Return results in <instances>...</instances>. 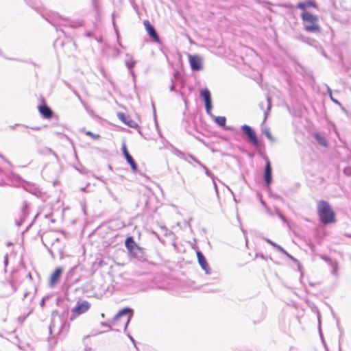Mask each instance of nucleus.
<instances>
[{
    "mask_svg": "<svg viewBox=\"0 0 351 351\" xmlns=\"http://www.w3.org/2000/svg\"><path fill=\"white\" fill-rule=\"evenodd\" d=\"M317 213L320 221L324 224H329L335 222V215L330 205L324 200L317 202Z\"/></svg>",
    "mask_w": 351,
    "mask_h": 351,
    "instance_id": "obj_1",
    "label": "nucleus"
},
{
    "mask_svg": "<svg viewBox=\"0 0 351 351\" xmlns=\"http://www.w3.org/2000/svg\"><path fill=\"white\" fill-rule=\"evenodd\" d=\"M303 22L304 29L306 32L310 33H318L321 31V27L318 25L319 17L317 15L304 11L300 15Z\"/></svg>",
    "mask_w": 351,
    "mask_h": 351,
    "instance_id": "obj_2",
    "label": "nucleus"
},
{
    "mask_svg": "<svg viewBox=\"0 0 351 351\" xmlns=\"http://www.w3.org/2000/svg\"><path fill=\"white\" fill-rule=\"evenodd\" d=\"M64 319L56 311L52 312L51 322L49 326V332L51 335H58L64 326Z\"/></svg>",
    "mask_w": 351,
    "mask_h": 351,
    "instance_id": "obj_3",
    "label": "nucleus"
},
{
    "mask_svg": "<svg viewBox=\"0 0 351 351\" xmlns=\"http://www.w3.org/2000/svg\"><path fill=\"white\" fill-rule=\"evenodd\" d=\"M90 304L88 301L77 302L75 306L72 308L71 320H73L76 316L83 314L88 311Z\"/></svg>",
    "mask_w": 351,
    "mask_h": 351,
    "instance_id": "obj_4",
    "label": "nucleus"
},
{
    "mask_svg": "<svg viewBox=\"0 0 351 351\" xmlns=\"http://www.w3.org/2000/svg\"><path fill=\"white\" fill-rule=\"evenodd\" d=\"M190 66L193 71H201L203 69V58L199 55H188Z\"/></svg>",
    "mask_w": 351,
    "mask_h": 351,
    "instance_id": "obj_5",
    "label": "nucleus"
},
{
    "mask_svg": "<svg viewBox=\"0 0 351 351\" xmlns=\"http://www.w3.org/2000/svg\"><path fill=\"white\" fill-rule=\"evenodd\" d=\"M241 130L248 137L249 140L252 143V144L254 146H259V142L258 141L256 135L251 127H250L247 125H243L241 126Z\"/></svg>",
    "mask_w": 351,
    "mask_h": 351,
    "instance_id": "obj_6",
    "label": "nucleus"
},
{
    "mask_svg": "<svg viewBox=\"0 0 351 351\" xmlns=\"http://www.w3.org/2000/svg\"><path fill=\"white\" fill-rule=\"evenodd\" d=\"M136 64V60L134 59L133 56L130 53L125 54V64L127 69H128L130 75H132L133 80H135L136 75L134 72L133 71V68L135 66Z\"/></svg>",
    "mask_w": 351,
    "mask_h": 351,
    "instance_id": "obj_7",
    "label": "nucleus"
},
{
    "mask_svg": "<svg viewBox=\"0 0 351 351\" xmlns=\"http://www.w3.org/2000/svg\"><path fill=\"white\" fill-rule=\"evenodd\" d=\"M133 311L132 309L130 308H124L119 311L114 316V319L115 321L118 320L120 317H123V315H128V318L126 320V323L125 325V330L127 328V326L128 325V323L130 322L132 317Z\"/></svg>",
    "mask_w": 351,
    "mask_h": 351,
    "instance_id": "obj_8",
    "label": "nucleus"
},
{
    "mask_svg": "<svg viewBox=\"0 0 351 351\" xmlns=\"http://www.w3.org/2000/svg\"><path fill=\"white\" fill-rule=\"evenodd\" d=\"M143 23L150 37H152L154 40V41L158 43L160 41V38L154 27L152 25H151L148 20L144 21Z\"/></svg>",
    "mask_w": 351,
    "mask_h": 351,
    "instance_id": "obj_9",
    "label": "nucleus"
},
{
    "mask_svg": "<svg viewBox=\"0 0 351 351\" xmlns=\"http://www.w3.org/2000/svg\"><path fill=\"white\" fill-rule=\"evenodd\" d=\"M196 254L198 263L200 265L201 267L202 268L203 270L205 271V273L206 274H210V269L204 254L200 251H197Z\"/></svg>",
    "mask_w": 351,
    "mask_h": 351,
    "instance_id": "obj_10",
    "label": "nucleus"
},
{
    "mask_svg": "<svg viewBox=\"0 0 351 351\" xmlns=\"http://www.w3.org/2000/svg\"><path fill=\"white\" fill-rule=\"evenodd\" d=\"M122 150H123V155H124L127 162L131 166V168H132V171H134V172L136 171H137V165H136L134 160L132 157V156L128 152V149H127L125 144H123V145H122Z\"/></svg>",
    "mask_w": 351,
    "mask_h": 351,
    "instance_id": "obj_11",
    "label": "nucleus"
},
{
    "mask_svg": "<svg viewBox=\"0 0 351 351\" xmlns=\"http://www.w3.org/2000/svg\"><path fill=\"white\" fill-rule=\"evenodd\" d=\"M264 178L267 185H269L271 182V168L269 160H267L265 167Z\"/></svg>",
    "mask_w": 351,
    "mask_h": 351,
    "instance_id": "obj_12",
    "label": "nucleus"
},
{
    "mask_svg": "<svg viewBox=\"0 0 351 351\" xmlns=\"http://www.w3.org/2000/svg\"><path fill=\"white\" fill-rule=\"evenodd\" d=\"M62 269L58 267L56 269V270L53 272L50 277V286L53 287L60 280V276L62 273Z\"/></svg>",
    "mask_w": 351,
    "mask_h": 351,
    "instance_id": "obj_13",
    "label": "nucleus"
},
{
    "mask_svg": "<svg viewBox=\"0 0 351 351\" xmlns=\"http://www.w3.org/2000/svg\"><path fill=\"white\" fill-rule=\"evenodd\" d=\"M295 8L297 9H300L304 11H306V9L309 8H317V5L314 1H308L298 3Z\"/></svg>",
    "mask_w": 351,
    "mask_h": 351,
    "instance_id": "obj_14",
    "label": "nucleus"
},
{
    "mask_svg": "<svg viewBox=\"0 0 351 351\" xmlns=\"http://www.w3.org/2000/svg\"><path fill=\"white\" fill-rule=\"evenodd\" d=\"M118 117L121 121H122L125 124H126L129 127L132 128H135L137 127V123L134 121L126 117L123 113H119Z\"/></svg>",
    "mask_w": 351,
    "mask_h": 351,
    "instance_id": "obj_15",
    "label": "nucleus"
},
{
    "mask_svg": "<svg viewBox=\"0 0 351 351\" xmlns=\"http://www.w3.org/2000/svg\"><path fill=\"white\" fill-rule=\"evenodd\" d=\"M39 112L43 117L49 119L52 117L53 112L51 109L46 105L39 106Z\"/></svg>",
    "mask_w": 351,
    "mask_h": 351,
    "instance_id": "obj_16",
    "label": "nucleus"
},
{
    "mask_svg": "<svg viewBox=\"0 0 351 351\" xmlns=\"http://www.w3.org/2000/svg\"><path fill=\"white\" fill-rule=\"evenodd\" d=\"M200 95L203 98L205 106L212 104L210 93L208 89L205 88L200 91Z\"/></svg>",
    "mask_w": 351,
    "mask_h": 351,
    "instance_id": "obj_17",
    "label": "nucleus"
},
{
    "mask_svg": "<svg viewBox=\"0 0 351 351\" xmlns=\"http://www.w3.org/2000/svg\"><path fill=\"white\" fill-rule=\"evenodd\" d=\"M324 259L325 261H326L330 265V267H332V274L336 277L339 276V272H338V269H339V266H338V264L337 263V261H333L329 258H324Z\"/></svg>",
    "mask_w": 351,
    "mask_h": 351,
    "instance_id": "obj_18",
    "label": "nucleus"
},
{
    "mask_svg": "<svg viewBox=\"0 0 351 351\" xmlns=\"http://www.w3.org/2000/svg\"><path fill=\"white\" fill-rule=\"evenodd\" d=\"M131 255L138 259H141L143 258V251L141 247H139L138 245L134 247V249L132 250L131 252H130Z\"/></svg>",
    "mask_w": 351,
    "mask_h": 351,
    "instance_id": "obj_19",
    "label": "nucleus"
},
{
    "mask_svg": "<svg viewBox=\"0 0 351 351\" xmlns=\"http://www.w3.org/2000/svg\"><path fill=\"white\" fill-rule=\"evenodd\" d=\"M125 246L130 252H132L134 247L137 246L132 237H128L125 242Z\"/></svg>",
    "mask_w": 351,
    "mask_h": 351,
    "instance_id": "obj_20",
    "label": "nucleus"
},
{
    "mask_svg": "<svg viewBox=\"0 0 351 351\" xmlns=\"http://www.w3.org/2000/svg\"><path fill=\"white\" fill-rule=\"evenodd\" d=\"M214 119L216 123L221 127L226 126V119L225 117H214Z\"/></svg>",
    "mask_w": 351,
    "mask_h": 351,
    "instance_id": "obj_21",
    "label": "nucleus"
},
{
    "mask_svg": "<svg viewBox=\"0 0 351 351\" xmlns=\"http://www.w3.org/2000/svg\"><path fill=\"white\" fill-rule=\"evenodd\" d=\"M315 138L317 140V141L322 146L326 147L327 146V141L322 136L319 134L316 133L315 134Z\"/></svg>",
    "mask_w": 351,
    "mask_h": 351,
    "instance_id": "obj_22",
    "label": "nucleus"
},
{
    "mask_svg": "<svg viewBox=\"0 0 351 351\" xmlns=\"http://www.w3.org/2000/svg\"><path fill=\"white\" fill-rule=\"evenodd\" d=\"M263 132L267 136V138H268V140L269 141H271V142H275L276 141L275 138L271 136V134L270 133L269 128H264L263 130Z\"/></svg>",
    "mask_w": 351,
    "mask_h": 351,
    "instance_id": "obj_23",
    "label": "nucleus"
},
{
    "mask_svg": "<svg viewBox=\"0 0 351 351\" xmlns=\"http://www.w3.org/2000/svg\"><path fill=\"white\" fill-rule=\"evenodd\" d=\"M267 110L265 112L264 121L267 119L268 113L271 109V99L269 96H267Z\"/></svg>",
    "mask_w": 351,
    "mask_h": 351,
    "instance_id": "obj_24",
    "label": "nucleus"
},
{
    "mask_svg": "<svg viewBox=\"0 0 351 351\" xmlns=\"http://www.w3.org/2000/svg\"><path fill=\"white\" fill-rule=\"evenodd\" d=\"M265 241L268 243H269L271 246H273L274 247L277 249L278 250H282V247L280 245L275 243L274 242L271 241L270 239H266Z\"/></svg>",
    "mask_w": 351,
    "mask_h": 351,
    "instance_id": "obj_25",
    "label": "nucleus"
},
{
    "mask_svg": "<svg viewBox=\"0 0 351 351\" xmlns=\"http://www.w3.org/2000/svg\"><path fill=\"white\" fill-rule=\"evenodd\" d=\"M27 204L25 203L22 209L23 219H24V218L27 215Z\"/></svg>",
    "mask_w": 351,
    "mask_h": 351,
    "instance_id": "obj_26",
    "label": "nucleus"
},
{
    "mask_svg": "<svg viewBox=\"0 0 351 351\" xmlns=\"http://www.w3.org/2000/svg\"><path fill=\"white\" fill-rule=\"evenodd\" d=\"M202 168L205 170V173L206 176L211 178L212 180L215 179V177L213 175V173L208 171V169L206 168V167L205 165H204V167H202Z\"/></svg>",
    "mask_w": 351,
    "mask_h": 351,
    "instance_id": "obj_27",
    "label": "nucleus"
},
{
    "mask_svg": "<svg viewBox=\"0 0 351 351\" xmlns=\"http://www.w3.org/2000/svg\"><path fill=\"white\" fill-rule=\"evenodd\" d=\"M86 134L88 136H91L94 139H98L100 137V136L99 134H95L90 131L86 132Z\"/></svg>",
    "mask_w": 351,
    "mask_h": 351,
    "instance_id": "obj_28",
    "label": "nucleus"
},
{
    "mask_svg": "<svg viewBox=\"0 0 351 351\" xmlns=\"http://www.w3.org/2000/svg\"><path fill=\"white\" fill-rule=\"evenodd\" d=\"M276 213L283 222L287 223V220L285 217L278 210H276Z\"/></svg>",
    "mask_w": 351,
    "mask_h": 351,
    "instance_id": "obj_29",
    "label": "nucleus"
},
{
    "mask_svg": "<svg viewBox=\"0 0 351 351\" xmlns=\"http://www.w3.org/2000/svg\"><path fill=\"white\" fill-rule=\"evenodd\" d=\"M205 108H206V113L208 115L212 116V114H211L212 104L205 106Z\"/></svg>",
    "mask_w": 351,
    "mask_h": 351,
    "instance_id": "obj_30",
    "label": "nucleus"
},
{
    "mask_svg": "<svg viewBox=\"0 0 351 351\" xmlns=\"http://www.w3.org/2000/svg\"><path fill=\"white\" fill-rule=\"evenodd\" d=\"M191 158L195 161L197 164H198L201 167H204V165H203L200 161H199L197 158H195V157H193V156H190Z\"/></svg>",
    "mask_w": 351,
    "mask_h": 351,
    "instance_id": "obj_31",
    "label": "nucleus"
},
{
    "mask_svg": "<svg viewBox=\"0 0 351 351\" xmlns=\"http://www.w3.org/2000/svg\"><path fill=\"white\" fill-rule=\"evenodd\" d=\"M343 172L345 174L348 176H351V167H346L343 169Z\"/></svg>",
    "mask_w": 351,
    "mask_h": 351,
    "instance_id": "obj_32",
    "label": "nucleus"
},
{
    "mask_svg": "<svg viewBox=\"0 0 351 351\" xmlns=\"http://www.w3.org/2000/svg\"><path fill=\"white\" fill-rule=\"evenodd\" d=\"M279 251L282 252L283 254H285L286 256H287L290 258L293 259V256L291 255H290L283 247H282V250H279Z\"/></svg>",
    "mask_w": 351,
    "mask_h": 351,
    "instance_id": "obj_33",
    "label": "nucleus"
},
{
    "mask_svg": "<svg viewBox=\"0 0 351 351\" xmlns=\"http://www.w3.org/2000/svg\"><path fill=\"white\" fill-rule=\"evenodd\" d=\"M101 325L102 326H104V327L108 328V330H111V326H110L108 324H107V323H106V322H101Z\"/></svg>",
    "mask_w": 351,
    "mask_h": 351,
    "instance_id": "obj_34",
    "label": "nucleus"
},
{
    "mask_svg": "<svg viewBox=\"0 0 351 351\" xmlns=\"http://www.w3.org/2000/svg\"><path fill=\"white\" fill-rule=\"evenodd\" d=\"M128 337L130 338V339L131 340V341L134 343V345L135 348L138 350V348H137V347H136V343H135V341H134V339H133V337H132L131 335H128Z\"/></svg>",
    "mask_w": 351,
    "mask_h": 351,
    "instance_id": "obj_35",
    "label": "nucleus"
},
{
    "mask_svg": "<svg viewBox=\"0 0 351 351\" xmlns=\"http://www.w3.org/2000/svg\"><path fill=\"white\" fill-rule=\"evenodd\" d=\"M75 95L77 97V98L79 99V100L80 101V102L82 104V105H84L85 106V104L84 102L82 101V99H81L80 95L77 93H75Z\"/></svg>",
    "mask_w": 351,
    "mask_h": 351,
    "instance_id": "obj_36",
    "label": "nucleus"
},
{
    "mask_svg": "<svg viewBox=\"0 0 351 351\" xmlns=\"http://www.w3.org/2000/svg\"><path fill=\"white\" fill-rule=\"evenodd\" d=\"M330 97L331 100H332L334 103H335V104H338V105H341L340 102H339L338 100H337V99H335V98H333L332 95H331V97Z\"/></svg>",
    "mask_w": 351,
    "mask_h": 351,
    "instance_id": "obj_37",
    "label": "nucleus"
},
{
    "mask_svg": "<svg viewBox=\"0 0 351 351\" xmlns=\"http://www.w3.org/2000/svg\"><path fill=\"white\" fill-rule=\"evenodd\" d=\"M213 183L216 193H218V189H217V184L215 181V179L213 180Z\"/></svg>",
    "mask_w": 351,
    "mask_h": 351,
    "instance_id": "obj_38",
    "label": "nucleus"
},
{
    "mask_svg": "<svg viewBox=\"0 0 351 351\" xmlns=\"http://www.w3.org/2000/svg\"><path fill=\"white\" fill-rule=\"evenodd\" d=\"M327 91L329 94V96L331 97V95H332V90L330 89V88L329 86H327Z\"/></svg>",
    "mask_w": 351,
    "mask_h": 351,
    "instance_id": "obj_39",
    "label": "nucleus"
},
{
    "mask_svg": "<svg viewBox=\"0 0 351 351\" xmlns=\"http://www.w3.org/2000/svg\"><path fill=\"white\" fill-rule=\"evenodd\" d=\"M170 90L174 91L175 90V85L172 84V85L170 86Z\"/></svg>",
    "mask_w": 351,
    "mask_h": 351,
    "instance_id": "obj_40",
    "label": "nucleus"
},
{
    "mask_svg": "<svg viewBox=\"0 0 351 351\" xmlns=\"http://www.w3.org/2000/svg\"><path fill=\"white\" fill-rule=\"evenodd\" d=\"M91 350V348L87 346H86V348H85V351H90Z\"/></svg>",
    "mask_w": 351,
    "mask_h": 351,
    "instance_id": "obj_41",
    "label": "nucleus"
},
{
    "mask_svg": "<svg viewBox=\"0 0 351 351\" xmlns=\"http://www.w3.org/2000/svg\"><path fill=\"white\" fill-rule=\"evenodd\" d=\"M0 158H1L5 161L8 162L7 160L0 154Z\"/></svg>",
    "mask_w": 351,
    "mask_h": 351,
    "instance_id": "obj_42",
    "label": "nucleus"
},
{
    "mask_svg": "<svg viewBox=\"0 0 351 351\" xmlns=\"http://www.w3.org/2000/svg\"><path fill=\"white\" fill-rule=\"evenodd\" d=\"M0 158H1L5 161L8 162L7 160L0 154Z\"/></svg>",
    "mask_w": 351,
    "mask_h": 351,
    "instance_id": "obj_43",
    "label": "nucleus"
},
{
    "mask_svg": "<svg viewBox=\"0 0 351 351\" xmlns=\"http://www.w3.org/2000/svg\"><path fill=\"white\" fill-rule=\"evenodd\" d=\"M91 35H92V33H91V32H88V33H86V36H91Z\"/></svg>",
    "mask_w": 351,
    "mask_h": 351,
    "instance_id": "obj_44",
    "label": "nucleus"
},
{
    "mask_svg": "<svg viewBox=\"0 0 351 351\" xmlns=\"http://www.w3.org/2000/svg\"><path fill=\"white\" fill-rule=\"evenodd\" d=\"M101 317L102 318H104V317H105V315H104V313H101Z\"/></svg>",
    "mask_w": 351,
    "mask_h": 351,
    "instance_id": "obj_45",
    "label": "nucleus"
},
{
    "mask_svg": "<svg viewBox=\"0 0 351 351\" xmlns=\"http://www.w3.org/2000/svg\"><path fill=\"white\" fill-rule=\"evenodd\" d=\"M260 107H261V108H263V104H260Z\"/></svg>",
    "mask_w": 351,
    "mask_h": 351,
    "instance_id": "obj_46",
    "label": "nucleus"
},
{
    "mask_svg": "<svg viewBox=\"0 0 351 351\" xmlns=\"http://www.w3.org/2000/svg\"><path fill=\"white\" fill-rule=\"evenodd\" d=\"M231 128L230 127L226 128V130H230Z\"/></svg>",
    "mask_w": 351,
    "mask_h": 351,
    "instance_id": "obj_47",
    "label": "nucleus"
},
{
    "mask_svg": "<svg viewBox=\"0 0 351 351\" xmlns=\"http://www.w3.org/2000/svg\"><path fill=\"white\" fill-rule=\"evenodd\" d=\"M7 262H8L7 258H5V263L7 264Z\"/></svg>",
    "mask_w": 351,
    "mask_h": 351,
    "instance_id": "obj_48",
    "label": "nucleus"
},
{
    "mask_svg": "<svg viewBox=\"0 0 351 351\" xmlns=\"http://www.w3.org/2000/svg\"><path fill=\"white\" fill-rule=\"evenodd\" d=\"M119 46H121V47H123L121 43H119Z\"/></svg>",
    "mask_w": 351,
    "mask_h": 351,
    "instance_id": "obj_49",
    "label": "nucleus"
},
{
    "mask_svg": "<svg viewBox=\"0 0 351 351\" xmlns=\"http://www.w3.org/2000/svg\"><path fill=\"white\" fill-rule=\"evenodd\" d=\"M39 128H34V130H38Z\"/></svg>",
    "mask_w": 351,
    "mask_h": 351,
    "instance_id": "obj_50",
    "label": "nucleus"
}]
</instances>
